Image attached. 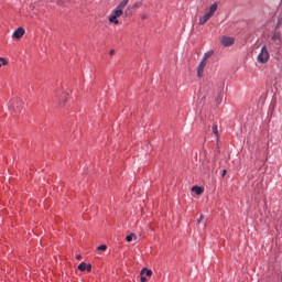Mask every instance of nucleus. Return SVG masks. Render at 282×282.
Returning <instances> with one entry per match:
<instances>
[{"instance_id": "f257e3e1", "label": "nucleus", "mask_w": 282, "mask_h": 282, "mask_svg": "<svg viewBox=\"0 0 282 282\" xmlns=\"http://www.w3.org/2000/svg\"><path fill=\"white\" fill-rule=\"evenodd\" d=\"M23 107L24 102L19 97L11 99L9 102V109L10 111H13V113H21V111H23Z\"/></svg>"}, {"instance_id": "f03ea898", "label": "nucleus", "mask_w": 282, "mask_h": 282, "mask_svg": "<svg viewBox=\"0 0 282 282\" xmlns=\"http://www.w3.org/2000/svg\"><path fill=\"white\" fill-rule=\"evenodd\" d=\"M129 6V0L121 1L115 10H112L111 15L119 19V17H122L124 9Z\"/></svg>"}, {"instance_id": "7ed1b4c3", "label": "nucleus", "mask_w": 282, "mask_h": 282, "mask_svg": "<svg viewBox=\"0 0 282 282\" xmlns=\"http://www.w3.org/2000/svg\"><path fill=\"white\" fill-rule=\"evenodd\" d=\"M270 61V53L268 52L267 46H262L261 52L258 55V63H261L262 65L268 63Z\"/></svg>"}, {"instance_id": "20e7f679", "label": "nucleus", "mask_w": 282, "mask_h": 282, "mask_svg": "<svg viewBox=\"0 0 282 282\" xmlns=\"http://www.w3.org/2000/svg\"><path fill=\"white\" fill-rule=\"evenodd\" d=\"M271 41L276 43V45H281L282 43L281 31H274L273 35L271 36Z\"/></svg>"}, {"instance_id": "39448f33", "label": "nucleus", "mask_w": 282, "mask_h": 282, "mask_svg": "<svg viewBox=\"0 0 282 282\" xmlns=\"http://www.w3.org/2000/svg\"><path fill=\"white\" fill-rule=\"evenodd\" d=\"M234 44H235V39L228 37V36H223L221 45H224V47H230V45H234Z\"/></svg>"}, {"instance_id": "423d86ee", "label": "nucleus", "mask_w": 282, "mask_h": 282, "mask_svg": "<svg viewBox=\"0 0 282 282\" xmlns=\"http://www.w3.org/2000/svg\"><path fill=\"white\" fill-rule=\"evenodd\" d=\"M25 34V29L23 28H18L14 32H13V39H23V35Z\"/></svg>"}, {"instance_id": "0eeeda50", "label": "nucleus", "mask_w": 282, "mask_h": 282, "mask_svg": "<svg viewBox=\"0 0 282 282\" xmlns=\"http://www.w3.org/2000/svg\"><path fill=\"white\" fill-rule=\"evenodd\" d=\"M204 69H206V62H204L202 59V62L199 63V65L197 67V76H198V78H202L204 76Z\"/></svg>"}, {"instance_id": "6e6552de", "label": "nucleus", "mask_w": 282, "mask_h": 282, "mask_svg": "<svg viewBox=\"0 0 282 282\" xmlns=\"http://www.w3.org/2000/svg\"><path fill=\"white\" fill-rule=\"evenodd\" d=\"M217 12V3H214L209 7V11L205 13L209 19Z\"/></svg>"}, {"instance_id": "1a4fd4ad", "label": "nucleus", "mask_w": 282, "mask_h": 282, "mask_svg": "<svg viewBox=\"0 0 282 282\" xmlns=\"http://www.w3.org/2000/svg\"><path fill=\"white\" fill-rule=\"evenodd\" d=\"M208 21H210V18L205 13L203 17L199 18V25H205Z\"/></svg>"}, {"instance_id": "9d476101", "label": "nucleus", "mask_w": 282, "mask_h": 282, "mask_svg": "<svg viewBox=\"0 0 282 282\" xmlns=\"http://www.w3.org/2000/svg\"><path fill=\"white\" fill-rule=\"evenodd\" d=\"M192 193H195L196 195H202L204 193V189L200 186H193Z\"/></svg>"}, {"instance_id": "9b49d317", "label": "nucleus", "mask_w": 282, "mask_h": 282, "mask_svg": "<svg viewBox=\"0 0 282 282\" xmlns=\"http://www.w3.org/2000/svg\"><path fill=\"white\" fill-rule=\"evenodd\" d=\"M109 23H113L115 25H120V20H118V18H116V15H110Z\"/></svg>"}, {"instance_id": "f8f14e48", "label": "nucleus", "mask_w": 282, "mask_h": 282, "mask_svg": "<svg viewBox=\"0 0 282 282\" xmlns=\"http://www.w3.org/2000/svg\"><path fill=\"white\" fill-rule=\"evenodd\" d=\"M214 54H215V52L208 51L207 53L204 54L202 61L206 63L208 61V58H210V56H213Z\"/></svg>"}, {"instance_id": "ddd939ff", "label": "nucleus", "mask_w": 282, "mask_h": 282, "mask_svg": "<svg viewBox=\"0 0 282 282\" xmlns=\"http://www.w3.org/2000/svg\"><path fill=\"white\" fill-rule=\"evenodd\" d=\"M141 274L144 275V276H152L153 275V271L144 268L141 270Z\"/></svg>"}, {"instance_id": "4468645a", "label": "nucleus", "mask_w": 282, "mask_h": 282, "mask_svg": "<svg viewBox=\"0 0 282 282\" xmlns=\"http://www.w3.org/2000/svg\"><path fill=\"white\" fill-rule=\"evenodd\" d=\"M221 100H224V93H219L216 97V105H221Z\"/></svg>"}, {"instance_id": "2eb2a0df", "label": "nucleus", "mask_w": 282, "mask_h": 282, "mask_svg": "<svg viewBox=\"0 0 282 282\" xmlns=\"http://www.w3.org/2000/svg\"><path fill=\"white\" fill-rule=\"evenodd\" d=\"M133 239H138V236L135 234H131L126 237V241L131 242Z\"/></svg>"}, {"instance_id": "dca6fc26", "label": "nucleus", "mask_w": 282, "mask_h": 282, "mask_svg": "<svg viewBox=\"0 0 282 282\" xmlns=\"http://www.w3.org/2000/svg\"><path fill=\"white\" fill-rule=\"evenodd\" d=\"M78 270H80L82 272H85V270H87V263L85 262H82L78 264Z\"/></svg>"}, {"instance_id": "f3484780", "label": "nucleus", "mask_w": 282, "mask_h": 282, "mask_svg": "<svg viewBox=\"0 0 282 282\" xmlns=\"http://www.w3.org/2000/svg\"><path fill=\"white\" fill-rule=\"evenodd\" d=\"M97 250L105 252V250H107V247H106V245H101V246L97 247Z\"/></svg>"}, {"instance_id": "a211bd4d", "label": "nucleus", "mask_w": 282, "mask_h": 282, "mask_svg": "<svg viewBox=\"0 0 282 282\" xmlns=\"http://www.w3.org/2000/svg\"><path fill=\"white\" fill-rule=\"evenodd\" d=\"M213 133H215V135H219V130L217 129V126H213Z\"/></svg>"}, {"instance_id": "6ab92c4d", "label": "nucleus", "mask_w": 282, "mask_h": 282, "mask_svg": "<svg viewBox=\"0 0 282 282\" xmlns=\"http://www.w3.org/2000/svg\"><path fill=\"white\" fill-rule=\"evenodd\" d=\"M0 63H2V65H8V61L3 57H0ZM1 67V64H0Z\"/></svg>"}, {"instance_id": "aec40b11", "label": "nucleus", "mask_w": 282, "mask_h": 282, "mask_svg": "<svg viewBox=\"0 0 282 282\" xmlns=\"http://www.w3.org/2000/svg\"><path fill=\"white\" fill-rule=\"evenodd\" d=\"M141 7H142V2L134 3V8H141Z\"/></svg>"}, {"instance_id": "412c9836", "label": "nucleus", "mask_w": 282, "mask_h": 282, "mask_svg": "<svg viewBox=\"0 0 282 282\" xmlns=\"http://www.w3.org/2000/svg\"><path fill=\"white\" fill-rule=\"evenodd\" d=\"M86 270H87V272H91V264H86Z\"/></svg>"}, {"instance_id": "4be33fe9", "label": "nucleus", "mask_w": 282, "mask_h": 282, "mask_svg": "<svg viewBox=\"0 0 282 282\" xmlns=\"http://www.w3.org/2000/svg\"><path fill=\"white\" fill-rule=\"evenodd\" d=\"M140 281H141V282H147V276H144V275L141 274Z\"/></svg>"}, {"instance_id": "5701e85b", "label": "nucleus", "mask_w": 282, "mask_h": 282, "mask_svg": "<svg viewBox=\"0 0 282 282\" xmlns=\"http://www.w3.org/2000/svg\"><path fill=\"white\" fill-rule=\"evenodd\" d=\"M204 219V215L200 214L199 218L197 219V224H199Z\"/></svg>"}, {"instance_id": "b1692460", "label": "nucleus", "mask_w": 282, "mask_h": 282, "mask_svg": "<svg viewBox=\"0 0 282 282\" xmlns=\"http://www.w3.org/2000/svg\"><path fill=\"white\" fill-rule=\"evenodd\" d=\"M226 173H228L226 170H223L221 177H226Z\"/></svg>"}, {"instance_id": "393cba45", "label": "nucleus", "mask_w": 282, "mask_h": 282, "mask_svg": "<svg viewBox=\"0 0 282 282\" xmlns=\"http://www.w3.org/2000/svg\"><path fill=\"white\" fill-rule=\"evenodd\" d=\"M80 259H83V256L77 254V256H76V260H77V261H80Z\"/></svg>"}, {"instance_id": "a878e982", "label": "nucleus", "mask_w": 282, "mask_h": 282, "mask_svg": "<svg viewBox=\"0 0 282 282\" xmlns=\"http://www.w3.org/2000/svg\"><path fill=\"white\" fill-rule=\"evenodd\" d=\"M109 54H110V56H113V55L116 54V51L111 50V51L109 52Z\"/></svg>"}, {"instance_id": "bb28decb", "label": "nucleus", "mask_w": 282, "mask_h": 282, "mask_svg": "<svg viewBox=\"0 0 282 282\" xmlns=\"http://www.w3.org/2000/svg\"><path fill=\"white\" fill-rule=\"evenodd\" d=\"M59 107H65V100L63 102L59 101Z\"/></svg>"}, {"instance_id": "cd10ccee", "label": "nucleus", "mask_w": 282, "mask_h": 282, "mask_svg": "<svg viewBox=\"0 0 282 282\" xmlns=\"http://www.w3.org/2000/svg\"><path fill=\"white\" fill-rule=\"evenodd\" d=\"M279 25H281V20H279L276 28H279Z\"/></svg>"}, {"instance_id": "c85d7f7f", "label": "nucleus", "mask_w": 282, "mask_h": 282, "mask_svg": "<svg viewBox=\"0 0 282 282\" xmlns=\"http://www.w3.org/2000/svg\"><path fill=\"white\" fill-rule=\"evenodd\" d=\"M142 19H143V20L147 19V15H142Z\"/></svg>"}, {"instance_id": "c756f323", "label": "nucleus", "mask_w": 282, "mask_h": 282, "mask_svg": "<svg viewBox=\"0 0 282 282\" xmlns=\"http://www.w3.org/2000/svg\"><path fill=\"white\" fill-rule=\"evenodd\" d=\"M126 14H129V10H126Z\"/></svg>"}]
</instances>
